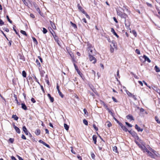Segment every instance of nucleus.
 I'll return each instance as SVG.
<instances>
[{"instance_id": "obj_1", "label": "nucleus", "mask_w": 160, "mask_h": 160, "mask_svg": "<svg viewBox=\"0 0 160 160\" xmlns=\"http://www.w3.org/2000/svg\"><path fill=\"white\" fill-rule=\"evenodd\" d=\"M147 152L148 156L153 158H155L156 157L160 156L159 154L157 152H152L149 151L148 150L147 151Z\"/></svg>"}, {"instance_id": "obj_2", "label": "nucleus", "mask_w": 160, "mask_h": 160, "mask_svg": "<svg viewBox=\"0 0 160 160\" xmlns=\"http://www.w3.org/2000/svg\"><path fill=\"white\" fill-rule=\"evenodd\" d=\"M120 17L121 18H123L124 19V22L125 26L126 27H128L130 25L129 23H127L126 21V18L128 17V15L124 13H123L122 14V15Z\"/></svg>"}, {"instance_id": "obj_3", "label": "nucleus", "mask_w": 160, "mask_h": 160, "mask_svg": "<svg viewBox=\"0 0 160 160\" xmlns=\"http://www.w3.org/2000/svg\"><path fill=\"white\" fill-rule=\"evenodd\" d=\"M89 58L90 61L92 62L93 63H95L96 62V59L93 56L91 55L90 52L89 53Z\"/></svg>"}, {"instance_id": "obj_4", "label": "nucleus", "mask_w": 160, "mask_h": 160, "mask_svg": "<svg viewBox=\"0 0 160 160\" xmlns=\"http://www.w3.org/2000/svg\"><path fill=\"white\" fill-rule=\"evenodd\" d=\"M138 146L144 152H147V151L148 150L143 145L138 144Z\"/></svg>"}, {"instance_id": "obj_5", "label": "nucleus", "mask_w": 160, "mask_h": 160, "mask_svg": "<svg viewBox=\"0 0 160 160\" xmlns=\"http://www.w3.org/2000/svg\"><path fill=\"white\" fill-rule=\"evenodd\" d=\"M117 121V123L119 124L120 126L121 127V128L123 130V131H124L126 132L128 131V129L126 127L123 126L122 123H120L119 122V121Z\"/></svg>"}, {"instance_id": "obj_6", "label": "nucleus", "mask_w": 160, "mask_h": 160, "mask_svg": "<svg viewBox=\"0 0 160 160\" xmlns=\"http://www.w3.org/2000/svg\"><path fill=\"white\" fill-rule=\"evenodd\" d=\"M122 11H124V10L122 8H120V9H118V10L117 11V14L119 16L122 15V14L124 13L122 12Z\"/></svg>"}, {"instance_id": "obj_7", "label": "nucleus", "mask_w": 160, "mask_h": 160, "mask_svg": "<svg viewBox=\"0 0 160 160\" xmlns=\"http://www.w3.org/2000/svg\"><path fill=\"white\" fill-rule=\"evenodd\" d=\"M13 127L15 129L16 132L17 133H20V129L18 127L15 126L14 123L13 124Z\"/></svg>"}, {"instance_id": "obj_8", "label": "nucleus", "mask_w": 160, "mask_h": 160, "mask_svg": "<svg viewBox=\"0 0 160 160\" xmlns=\"http://www.w3.org/2000/svg\"><path fill=\"white\" fill-rule=\"evenodd\" d=\"M110 47H113L114 48H116V45H115V42L114 41H112L111 42V44L110 45Z\"/></svg>"}, {"instance_id": "obj_9", "label": "nucleus", "mask_w": 160, "mask_h": 160, "mask_svg": "<svg viewBox=\"0 0 160 160\" xmlns=\"http://www.w3.org/2000/svg\"><path fill=\"white\" fill-rule=\"evenodd\" d=\"M143 58L144 59L145 61H147L148 62H150L151 61L145 55H144Z\"/></svg>"}, {"instance_id": "obj_10", "label": "nucleus", "mask_w": 160, "mask_h": 160, "mask_svg": "<svg viewBox=\"0 0 160 160\" xmlns=\"http://www.w3.org/2000/svg\"><path fill=\"white\" fill-rule=\"evenodd\" d=\"M22 129H23V131L25 133L26 135H28V132L26 128V127L25 126H24L23 127Z\"/></svg>"}, {"instance_id": "obj_11", "label": "nucleus", "mask_w": 160, "mask_h": 160, "mask_svg": "<svg viewBox=\"0 0 160 160\" xmlns=\"http://www.w3.org/2000/svg\"><path fill=\"white\" fill-rule=\"evenodd\" d=\"M135 128L138 132H142L143 131V129L141 128L137 124L135 125Z\"/></svg>"}, {"instance_id": "obj_12", "label": "nucleus", "mask_w": 160, "mask_h": 160, "mask_svg": "<svg viewBox=\"0 0 160 160\" xmlns=\"http://www.w3.org/2000/svg\"><path fill=\"white\" fill-rule=\"evenodd\" d=\"M64 127L66 130L68 131V130L69 128V125H68V124L66 123V122H65L64 123Z\"/></svg>"}, {"instance_id": "obj_13", "label": "nucleus", "mask_w": 160, "mask_h": 160, "mask_svg": "<svg viewBox=\"0 0 160 160\" xmlns=\"http://www.w3.org/2000/svg\"><path fill=\"white\" fill-rule=\"evenodd\" d=\"M78 9L83 13H85V11L83 10V9L81 7L79 4L78 5Z\"/></svg>"}, {"instance_id": "obj_14", "label": "nucleus", "mask_w": 160, "mask_h": 160, "mask_svg": "<svg viewBox=\"0 0 160 160\" xmlns=\"http://www.w3.org/2000/svg\"><path fill=\"white\" fill-rule=\"evenodd\" d=\"M111 32L115 35L117 38L119 37L118 35L115 32L114 29L113 28H111Z\"/></svg>"}, {"instance_id": "obj_15", "label": "nucleus", "mask_w": 160, "mask_h": 160, "mask_svg": "<svg viewBox=\"0 0 160 160\" xmlns=\"http://www.w3.org/2000/svg\"><path fill=\"white\" fill-rule=\"evenodd\" d=\"M103 106L105 108L108 110V112L112 114V112L110 111V110L109 109V108H108V106L107 105H106V104H105L104 106Z\"/></svg>"}, {"instance_id": "obj_16", "label": "nucleus", "mask_w": 160, "mask_h": 160, "mask_svg": "<svg viewBox=\"0 0 160 160\" xmlns=\"http://www.w3.org/2000/svg\"><path fill=\"white\" fill-rule=\"evenodd\" d=\"M35 133L36 135H39L40 133V130L38 128H37L35 131Z\"/></svg>"}, {"instance_id": "obj_17", "label": "nucleus", "mask_w": 160, "mask_h": 160, "mask_svg": "<svg viewBox=\"0 0 160 160\" xmlns=\"http://www.w3.org/2000/svg\"><path fill=\"white\" fill-rule=\"evenodd\" d=\"M92 139L94 142V144H96L97 142V136L96 135H93V136Z\"/></svg>"}, {"instance_id": "obj_18", "label": "nucleus", "mask_w": 160, "mask_h": 160, "mask_svg": "<svg viewBox=\"0 0 160 160\" xmlns=\"http://www.w3.org/2000/svg\"><path fill=\"white\" fill-rule=\"evenodd\" d=\"M127 118L130 120H134L132 116L130 115H129L127 116Z\"/></svg>"}, {"instance_id": "obj_19", "label": "nucleus", "mask_w": 160, "mask_h": 160, "mask_svg": "<svg viewBox=\"0 0 160 160\" xmlns=\"http://www.w3.org/2000/svg\"><path fill=\"white\" fill-rule=\"evenodd\" d=\"M48 96L50 99V101L51 102H53L54 101V99L52 97L51 95L49 94H48Z\"/></svg>"}, {"instance_id": "obj_20", "label": "nucleus", "mask_w": 160, "mask_h": 160, "mask_svg": "<svg viewBox=\"0 0 160 160\" xmlns=\"http://www.w3.org/2000/svg\"><path fill=\"white\" fill-rule=\"evenodd\" d=\"M22 108L24 110H26L27 109V108L24 103H22L21 104Z\"/></svg>"}, {"instance_id": "obj_21", "label": "nucleus", "mask_w": 160, "mask_h": 160, "mask_svg": "<svg viewBox=\"0 0 160 160\" xmlns=\"http://www.w3.org/2000/svg\"><path fill=\"white\" fill-rule=\"evenodd\" d=\"M105 125L107 126L108 128H109L111 126L112 124L109 121H107Z\"/></svg>"}, {"instance_id": "obj_22", "label": "nucleus", "mask_w": 160, "mask_h": 160, "mask_svg": "<svg viewBox=\"0 0 160 160\" xmlns=\"http://www.w3.org/2000/svg\"><path fill=\"white\" fill-rule=\"evenodd\" d=\"M53 38H54L55 41L57 42L58 44H59L58 42H59V41L58 40V37L56 35H55V36H54Z\"/></svg>"}, {"instance_id": "obj_23", "label": "nucleus", "mask_w": 160, "mask_h": 160, "mask_svg": "<svg viewBox=\"0 0 160 160\" xmlns=\"http://www.w3.org/2000/svg\"><path fill=\"white\" fill-rule=\"evenodd\" d=\"M34 7H35V8L36 9V10L37 11V12L40 14V10L39 8L38 7V6H37V5H34Z\"/></svg>"}, {"instance_id": "obj_24", "label": "nucleus", "mask_w": 160, "mask_h": 160, "mask_svg": "<svg viewBox=\"0 0 160 160\" xmlns=\"http://www.w3.org/2000/svg\"><path fill=\"white\" fill-rule=\"evenodd\" d=\"M130 32L132 33L135 37H136L137 36V33L136 31H135V30H132V31H130Z\"/></svg>"}, {"instance_id": "obj_25", "label": "nucleus", "mask_w": 160, "mask_h": 160, "mask_svg": "<svg viewBox=\"0 0 160 160\" xmlns=\"http://www.w3.org/2000/svg\"><path fill=\"white\" fill-rule=\"evenodd\" d=\"M154 69L155 70V71H156V72H158L160 71L159 68L157 66H156L155 67Z\"/></svg>"}, {"instance_id": "obj_26", "label": "nucleus", "mask_w": 160, "mask_h": 160, "mask_svg": "<svg viewBox=\"0 0 160 160\" xmlns=\"http://www.w3.org/2000/svg\"><path fill=\"white\" fill-rule=\"evenodd\" d=\"M126 92L129 97H132V94L129 92L127 90H125Z\"/></svg>"}, {"instance_id": "obj_27", "label": "nucleus", "mask_w": 160, "mask_h": 160, "mask_svg": "<svg viewBox=\"0 0 160 160\" xmlns=\"http://www.w3.org/2000/svg\"><path fill=\"white\" fill-rule=\"evenodd\" d=\"M71 25L74 28H77V27L76 25L72 22H70Z\"/></svg>"}, {"instance_id": "obj_28", "label": "nucleus", "mask_w": 160, "mask_h": 160, "mask_svg": "<svg viewBox=\"0 0 160 160\" xmlns=\"http://www.w3.org/2000/svg\"><path fill=\"white\" fill-rule=\"evenodd\" d=\"M36 63L37 65H38L39 66V67H41V64L38 60L36 59Z\"/></svg>"}, {"instance_id": "obj_29", "label": "nucleus", "mask_w": 160, "mask_h": 160, "mask_svg": "<svg viewBox=\"0 0 160 160\" xmlns=\"http://www.w3.org/2000/svg\"><path fill=\"white\" fill-rule=\"evenodd\" d=\"M12 118H13L14 120H18V117L16 115H12Z\"/></svg>"}, {"instance_id": "obj_30", "label": "nucleus", "mask_w": 160, "mask_h": 160, "mask_svg": "<svg viewBox=\"0 0 160 160\" xmlns=\"http://www.w3.org/2000/svg\"><path fill=\"white\" fill-rule=\"evenodd\" d=\"M22 76L24 77L25 78L26 77V73L25 71H23L22 72Z\"/></svg>"}, {"instance_id": "obj_31", "label": "nucleus", "mask_w": 160, "mask_h": 160, "mask_svg": "<svg viewBox=\"0 0 160 160\" xmlns=\"http://www.w3.org/2000/svg\"><path fill=\"white\" fill-rule=\"evenodd\" d=\"M42 32L43 33L45 34L47 32V30L46 28H43Z\"/></svg>"}, {"instance_id": "obj_32", "label": "nucleus", "mask_w": 160, "mask_h": 160, "mask_svg": "<svg viewBox=\"0 0 160 160\" xmlns=\"http://www.w3.org/2000/svg\"><path fill=\"white\" fill-rule=\"evenodd\" d=\"M149 151L150 152H156V151H155L151 147H149Z\"/></svg>"}, {"instance_id": "obj_33", "label": "nucleus", "mask_w": 160, "mask_h": 160, "mask_svg": "<svg viewBox=\"0 0 160 160\" xmlns=\"http://www.w3.org/2000/svg\"><path fill=\"white\" fill-rule=\"evenodd\" d=\"M20 32L23 34L25 35V36H27V34L26 32L24 31H23V30H21V31H20Z\"/></svg>"}, {"instance_id": "obj_34", "label": "nucleus", "mask_w": 160, "mask_h": 160, "mask_svg": "<svg viewBox=\"0 0 160 160\" xmlns=\"http://www.w3.org/2000/svg\"><path fill=\"white\" fill-rule=\"evenodd\" d=\"M58 93L59 95L62 97L63 98V96L62 92L60 91V90H58Z\"/></svg>"}, {"instance_id": "obj_35", "label": "nucleus", "mask_w": 160, "mask_h": 160, "mask_svg": "<svg viewBox=\"0 0 160 160\" xmlns=\"http://www.w3.org/2000/svg\"><path fill=\"white\" fill-rule=\"evenodd\" d=\"M83 112H84V114H86V115H88V112L87 110L86 109L84 108L83 109Z\"/></svg>"}, {"instance_id": "obj_36", "label": "nucleus", "mask_w": 160, "mask_h": 160, "mask_svg": "<svg viewBox=\"0 0 160 160\" xmlns=\"http://www.w3.org/2000/svg\"><path fill=\"white\" fill-rule=\"evenodd\" d=\"M113 151H114L115 152H117V147L116 146L113 147Z\"/></svg>"}, {"instance_id": "obj_37", "label": "nucleus", "mask_w": 160, "mask_h": 160, "mask_svg": "<svg viewBox=\"0 0 160 160\" xmlns=\"http://www.w3.org/2000/svg\"><path fill=\"white\" fill-rule=\"evenodd\" d=\"M91 156L92 158L93 159H95V155L93 153H91Z\"/></svg>"}, {"instance_id": "obj_38", "label": "nucleus", "mask_w": 160, "mask_h": 160, "mask_svg": "<svg viewBox=\"0 0 160 160\" xmlns=\"http://www.w3.org/2000/svg\"><path fill=\"white\" fill-rule=\"evenodd\" d=\"M135 52L137 53L138 54H140V51L138 49H136L135 50Z\"/></svg>"}, {"instance_id": "obj_39", "label": "nucleus", "mask_w": 160, "mask_h": 160, "mask_svg": "<svg viewBox=\"0 0 160 160\" xmlns=\"http://www.w3.org/2000/svg\"><path fill=\"white\" fill-rule=\"evenodd\" d=\"M6 18L8 22L11 23L12 22V21L9 19V16H7Z\"/></svg>"}, {"instance_id": "obj_40", "label": "nucleus", "mask_w": 160, "mask_h": 160, "mask_svg": "<svg viewBox=\"0 0 160 160\" xmlns=\"http://www.w3.org/2000/svg\"><path fill=\"white\" fill-rule=\"evenodd\" d=\"M126 124L129 127H132V126L130 124H129V123H128V122H125Z\"/></svg>"}, {"instance_id": "obj_41", "label": "nucleus", "mask_w": 160, "mask_h": 160, "mask_svg": "<svg viewBox=\"0 0 160 160\" xmlns=\"http://www.w3.org/2000/svg\"><path fill=\"white\" fill-rule=\"evenodd\" d=\"M93 127L94 128V129L96 130V131H98V128H97L95 125V124H93Z\"/></svg>"}, {"instance_id": "obj_42", "label": "nucleus", "mask_w": 160, "mask_h": 160, "mask_svg": "<svg viewBox=\"0 0 160 160\" xmlns=\"http://www.w3.org/2000/svg\"><path fill=\"white\" fill-rule=\"evenodd\" d=\"M52 28L54 29H56V26L55 25V24H52V25H51Z\"/></svg>"}, {"instance_id": "obj_43", "label": "nucleus", "mask_w": 160, "mask_h": 160, "mask_svg": "<svg viewBox=\"0 0 160 160\" xmlns=\"http://www.w3.org/2000/svg\"><path fill=\"white\" fill-rule=\"evenodd\" d=\"M9 141L11 143H12L14 141V139L13 138H10L9 139Z\"/></svg>"}, {"instance_id": "obj_44", "label": "nucleus", "mask_w": 160, "mask_h": 160, "mask_svg": "<svg viewBox=\"0 0 160 160\" xmlns=\"http://www.w3.org/2000/svg\"><path fill=\"white\" fill-rule=\"evenodd\" d=\"M77 72H78V74H79L80 75V76L81 77V74H82L81 72L79 70H77Z\"/></svg>"}, {"instance_id": "obj_45", "label": "nucleus", "mask_w": 160, "mask_h": 160, "mask_svg": "<svg viewBox=\"0 0 160 160\" xmlns=\"http://www.w3.org/2000/svg\"><path fill=\"white\" fill-rule=\"evenodd\" d=\"M83 122L84 124L85 125H88V121H83Z\"/></svg>"}, {"instance_id": "obj_46", "label": "nucleus", "mask_w": 160, "mask_h": 160, "mask_svg": "<svg viewBox=\"0 0 160 160\" xmlns=\"http://www.w3.org/2000/svg\"><path fill=\"white\" fill-rule=\"evenodd\" d=\"M100 103L103 106L105 104V103L102 100H100Z\"/></svg>"}, {"instance_id": "obj_47", "label": "nucleus", "mask_w": 160, "mask_h": 160, "mask_svg": "<svg viewBox=\"0 0 160 160\" xmlns=\"http://www.w3.org/2000/svg\"><path fill=\"white\" fill-rule=\"evenodd\" d=\"M112 100H113V101L114 102H118V101L114 97H112Z\"/></svg>"}, {"instance_id": "obj_48", "label": "nucleus", "mask_w": 160, "mask_h": 160, "mask_svg": "<svg viewBox=\"0 0 160 160\" xmlns=\"http://www.w3.org/2000/svg\"><path fill=\"white\" fill-rule=\"evenodd\" d=\"M114 50V48L113 47H111L110 51L111 52H113Z\"/></svg>"}, {"instance_id": "obj_49", "label": "nucleus", "mask_w": 160, "mask_h": 160, "mask_svg": "<svg viewBox=\"0 0 160 160\" xmlns=\"http://www.w3.org/2000/svg\"><path fill=\"white\" fill-rule=\"evenodd\" d=\"M4 22L1 19H0V24L2 25L4 24Z\"/></svg>"}, {"instance_id": "obj_50", "label": "nucleus", "mask_w": 160, "mask_h": 160, "mask_svg": "<svg viewBox=\"0 0 160 160\" xmlns=\"http://www.w3.org/2000/svg\"><path fill=\"white\" fill-rule=\"evenodd\" d=\"M45 146H46V147H47L48 148H49V146L46 143H45V142H44V143L43 144Z\"/></svg>"}, {"instance_id": "obj_51", "label": "nucleus", "mask_w": 160, "mask_h": 160, "mask_svg": "<svg viewBox=\"0 0 160 160\" xmlns=\"http://www.w3.org/2000/svg\"><path fill=\"white\" fill-rule=\"evenodd\" d=\"M92 50L90 48H88V53L89 52L91 53V55H92Z\"/></svg>"}, {"instance_id": "obj_52", "label": "nucleus", "mask_w": 160, "mask_h": 160, "mask_svg": "<svg viewBox=\"0 0 160 160\" xmlns=\"http://www.w3.org/2000/svg\"><path fill=\"white\" fill-rule=\"evenodd\" d=\"M44 73L45 72L44 71H40V74H41V76H42Z\"/></svg>"}, {"instance_id": "obj_53", "label": "nucleus", "mask_w": 160, "mask_h": 160, "mask_svg": "<svg viewBox=\"0 0 160 160\" xmlns=\"http://www.w3.org/2000/svg\"><path fill=\"white\" fill-rule=\"evenodd\" d=\"M138 82L139 83L140 85H141L142 86H143V84L142 83V82L141 81H138Z\"/></svg>"}, {"instance_id": "obj_54", "label": "nucleus", "mask_w": 160, "mask_h": 160, "mask_svg": "<svg viewBox=\"0 0 160 160\" xmlns=\"http://www.w3.org/2000/svg\"><path fill=\"white\" fill-rule=\"evenodd\" d=\"M23 139H24V140H26V137H25V136L22 134V137H21Z\"/></svg>"}, {"instance_id": "obj_55", "label": "nucleus", "mask_w": 160, "mask_h": 160, "mask_svg": "<svg viewBox=\"0 0 160 160\" xmlns=\"http://www.w3.org/2000/svg\"><path fill=\"white\" fill-rule=\"evenodd\" d=\"M84 14L85 15H86V18H88V19H90V17L87 14V13L85 12V13H84Z\"/></svg>"}, {"instance_id": "obj_56", "label": "nucleus", "mask_w": 160, "mask_h": 160, "mask_svg": "<svg viewBox=\"0 0 160 160\" xmlns=\"http://www.w3.org/2000/svg\"><path fill=\"white\" fill-rule=\"evenodd\" d=\"M31 101L33 103H35L36 102V101L33 98H31Z\"/></svg>"}, {"instance_id": "obj_57", "label": "nucleus", "mask_w": 160, "mask_h": 160, "mask_svg": "<svg viewBox=\"0 0 160 160\" xmlns=\"http://www.w3.org/2000/svg\"><path fill=\"white\" fill-rule=\"evenodd\" d=\"M14 97L15 98V101L16 102L18 101V99H17L16 95H15V94H14Z\"/></svg>"}, {"instance_id": "obj_58", "label": "nucleus", "mask_w": 160, "mask_h": 160, "mask_svg": "<svg viewBox=\"0 0 160 160\" xmlns=\"http://www.w3.org/2000/svg\"><path fill=\"white\" fill-rule=\"evenodd\" d=\"M74 65L75 67V68L76 71H77V70H78L77 67V66L75 64H74Z\"/></svg>"}, {"instance_id": "obj_59", "label": "nucleus", "mask_w": 160, "mask_h": 160, "mask_svg": "<svg viewBox=\"0 0 160 160\" xmlns=\"http://www.w3.org/2000/svg\"><path fill=\"white\" fill-rule=\"evenodd\" d=\"M38 58L39 59L40 62L42 63V62L43 61L42 59L40 57H38Z\"/></svg>"}, {"instance_id": "obj_60", "label": "nucleus", "mask_w": 160, "mask_h": 160, "mask_svg": "<svg viewBox=\"0 0 160 160\" xmlns=\"http://www.w3.org/2000/svg\"><path fill=\"white\" fill-rule=\"evenodd\" d=\"M17 157H18V158L19 160H23V159L21 157L19 156L18 155Z\"/></svg>"}, {"instance_id": "obj_61", "label": "nucleus", "mask_w": 160, "mask_h": 160, "mask_svg": "<svg viewBox=\"0 0 160 160\" xmlns=\"http://www.w3.org/2000/svg\"><path fill=\"white\" fill-rule=\"evenodd\" d=\"M12 160H17L16 158L13 156L11 157Z\"/></svg>"}, {"instance_id": "obj_62", "label": "nucleus", "mask_w": 160, "mask_h": 160, "mask_svg": "<svg viewBox=\"0 0 160 160\" xmlns=\"http://www.w3.org/2000/svg\"><path fill=\"white\" fill-rule=\"evenodd\" d=\"M39 142L41 143H42L43 144L44 143V142L41 140H39Z\"/></svg>"}, {"instance_id": "obj_63", "label": "nucleus", "mask_w": 160, "mask_h": 160, "mask_svg": "<svg viewBox=\"0 0 160 160\" xmlns=\"http://www.w3.org/2000/svg\"><path fill=\"white\" fill-rule=\"evenodd\" d=\"M113 20H114V21L116 22H117V23L118 22V21L116 19V18H115V17H113Z\"/></svg>"}, {"instance_id": "obj_64", "label": "nucleus", "mask_w": 160, "mask_h": 160, "mask_svg": "<svg viewBox=\"0 0 160 160\" xmlns=\"http://www.w3.org/2000/svg\"><path fill=\"white\" fill-rule=\"evenodd\" d=\"M82 21L84 22L85 23H87L86 20V19L85 18H83L82 19Z\"/></svg>"}]
</instances>
